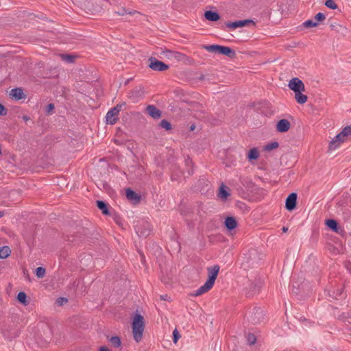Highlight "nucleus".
<instances>
[{"instance_id": "f257e3e1", "label": "nucleus", "mask_w": 351, "mask_h": 351, "mask_svg": "<svg viewBox=\"0 0 351 351\" xmlns=\"http://www.w3.org/2000/svg\"><path fill=\"white\" fill-rule=\"evenodd\" d=\"M145 326L143 316L139 313H136L132 322V329L134 339L136 342H139L142 339Z\"/></svg>"}, {"instance_id": "f03ea898", "label": "nucleus", "mask_w": 351, "mask_h": 351, "mask_svg": "<svg viewBox=\"0 0 351 351\" xmlns=\"http://www.w3.org/2000/svg\"><path fill=\"white\" fill-rule=\"evenodd\" d=\"M203 48L208 52L224 55L230 58H234L236 56L235 51L228 47L219 45H203Z\"/></svg>"}, {"instance_id": "7ed1b4c3", "label": "nucleus", "mask_w": 351, "mask_h": 351, "mask_svg": "<svg viewBox=\"0 0 351 351\" xmlns=\"http://www.w3.org/2000/svg\"><path fill=\"white\" fill-rule=\"evenodd\" d=\"M247 319L253 324L260 323L263 319V310L259 307H254L247 315Z\"/></svg>"}, {"instance_id": "20e7f679", "label": "nucleus", "mask_w": 351, "mask_h": 351, "mask_svg": "<svg viewBox=\"0 0 351 351\" xmlns=\"http://www.w3.org/2000/svg\"><path fill=\"white\" fill-rule=\"evenodd\" d=\"M148 61L149 62V67L154 71H164L169 68L168 64L154 57L149 58Z\"/></svg>"}, {"instance_id": "39448f33", "label": "nucleus", "mask_w": 351, "mask_h": 351, "mask_svg": "<svg viewBox=\"0 0 351 351\" xmlns=\"http://www.w3.org/2000/svg\"><path fill=\"white\" fill-rule=\"evenodd\" d=\"M289 88L292 90L294 93L296 92H304L305 86L301 80L298 77L292 78L288 84Z\"/></svg>"}, {"instance_id": "423d86ee", "label": "nucleus", "mask_w": 351, "mask_h": 351, "mask_svg": "<svg viewBox=\"0 0 351 351\" xmlns=\"http://www.w3.org/2000/svg\"><path fill=\"white\" fill-rule=\"evenodd\" d=\"M298 195L296 193H290L285 201V208L289 211H292L296 208Z\"/></svg>"}, {"instance_id": "0eeeda50", "label": "nucleus", "mask_w": 351, "mask_h": 351, "mask_svg": "<svg viewBox=\"0 0 351 351\" xmlns=\"http://www.w3.org/2000/svg\"><path fill=\"white\" fill-rule=\"evenodd\" d=\"M219 271V266L216 265L211 267H208V279L206 282L211 285L212 286L214 285L215 280L217 277V275Z\"/></svg>"}, {"instance_id": "6e6552de", "label": "nucleus", "mask_w": 351, "mask_h": 351, "mask_svg": "<svg viewBox=\"0 0 351 351\" xmlns=\"http://www.w3.org/2000/svg\"><path fill=\"white\" fill-rule=\"evenodd\" d=\"M119 110L117 108H111L106 114V123L110 125H114L118 120Z\"/></svg>"}, {"instance_id": "1a4fd4ad", "label": "nucleus", "mask_w": 351, "mask_h": 351, "mask_svg": "<svg viewBox=\"0 0 351 351\" xmlns=\"http://www.w3.org/2000/svg\"><path fill=\"white\" fill-rule=\"evenodd\" d=\"M251 23L254 24L253 21H252L250 19H245V20L236 21L234 22H228L226 23V25L230 29H235L239 27L247 26Z\"/></svg>"}, {"instance_id": "9d476101", "label": "nucleus", "mask_w": 351, "mask_h": 351, "mask_svg": "<svg viewBox=\"0 0 351 351\" xmlns=\"http://www.w3.org/2000/svg\"><path fill=\"white\" fill-rule=\"evenodd\" d=\"M347 141L344 136L342 135V132H339L329 143V150H335L339 147L340 144Z\"/></svg>"}, {"instance_id": "9b49d317", "label": "nucleus", "mask_w": 351, "mask_h": 351, "mask_svg": "<svg viewBox=\"0 0 351 351\" xmlns=\"http://www.w3.org/2000/svg\"><path fill=\"white\" fill-rule=\"evenodd\" d=\"M291 127L290 122L285 119H280L276 123V130L280 133L287 132Z\"/></svg>"}, {"instance_id": "f8f14e48", "label": "nucleus", "mask_w": 351, "mask_h": 351, "mask_svg": "<svg viewBox=\"0 0 351 351\" xmlns=\"http://www.w3.org/2000/svg\"><path fill=\"white\" fill-rule=\"evenodd\" d=\"M146 112L154 119H159L162 112L154 105H148L146 108Z\"/></svg>"}, {"instance_id": "ddd939ff", "label": "nucleus", "mask_w": 351, "mask_h": 351, "mask_svg": "<svg viewBox=\"0 0 351 351\" xmlns=\"http://www.w3.org/2000/svg\"><path fill=\"white\" fill-rule=\"evenodd\" d=\"M224 226L228 230L232 231L237 227L238 223L235 217L228 216L225 219Z\"/></svg>"}, {"instance_id": "4468645a", "label": "nucleus", "mask_w": 351, "mask_h": 351, "mask_svg": "<svg viewBox=\"0 0 351 351\" xmlns=\"http://www.w3.org/2000/svg\"><path fill=\"white\" fill-rule=\"evenodd\" d=\"M326 225L328 228L336 233H340L342 231V229L339 226L338 222L333 219L326 220Z\"/></svg>"}, {"instance_id": "2eb2a0df", "label": "nucleus", "mask_w": 351, "mask_h": 351, "mask_svg": "<svg viewBox=\"0 0 351 351\" xmlns=\"http://www.w3.org/2000/svg\"><path fill=\"white\" fill-rule=\"evenodd\" d=\"M204 17L206 20L212 22L217 21L220 19V15L217 12L207 10L204 12Z\"/></svg>"}, {"instance_id": "dca6fc26", "label": "nucleus", "mask_w": 351, "mask_h": 351, "mask_svg": "<svg viewBox=\"0 0 351 351\" xmlns=\"http://www.w3.org/2000/svg\"><path fill=\"white\" fill-rule=\"evenodd\" d=\"M10 95L12 99H14L15 100L17 101L23 98H25L23 90L21 88H15L12 89Z\"/></svg>"}, {"instance_id": "f3484780", "label": "nucleus", "mask_w": 351, "mask_h": 351, "mask_svg": "<svg viewBox=\"0 0 351 351\" xmlns=\"http://www.w3.org/2000/svg\"><path fill=\"white\" fill-rule=\"evenodd\" d=\"M125 195L128 199L133 201L134 203L140 201L141 197L134 191L127 189L125 191Z\"/></svg>"}, {"instance_id": "a211bd4d", "label": "nucleus", "mask_w": 351, "mask_h": 351, "mask_svg": "<svg viewBox=\"0 0 351 351\" xmlns=\"http://www.w3.org/2000/svg\"><path fill=\"white\" fill-rule=\"evenodd\" d=\"M228 190L229 189L222 184L219 189L218 197L222 200H226L230 196Z\"/></svg>"}, {"instance_id": "6ab92c4d", "label": "nucleus", "mask_w": 351, "mask_h": 351, "mask_svg": "<svg viewBox=\"0 0 351 351\" xmlns=\"http://www.w3.org/2000/svg\"><path fill=\"white\" fill-rule=\"evenodd\" d=\"M97 208L101 211L105 215H110L109 205L106 202L102 200H97L96 202Z\"/></svg>"}, {"instance_id": "aec40b11", "label": "nucleus", "mask_w": 351, "mask_h": 351, "mask_svg": "<svg viewBox=\"0 0 351 351\" xmlns=\"http://www.w3.org/2000/svg\"><path fill=\"white\" fill-rule=\"evenodd\" d=\"M330 27L332 30H334L342 35H346L348 32V29L346 27L342 26L339 23H332L330 24Z\"/></svg>"}, {"instance_id": "412c9836", "label": "nucleus", "mask_w": 351, "mask_h": 351, "mask_svg": "<svg viewBox=\"0 0 351 351\" xmlns=\"http://www.w3.org/2000/svg\"><path fill=\"white\" fill-rule=\"evenodd\" d=\"M213 286L206 282L204 285L200 287L198 289H197L195 293L193 294L194 296L201 295L206 292H208Z\"/></svg>"}, {"instance_id": "4be33fe9", "label": "nucleus", "mask_w": 351, "mask_h": 351, "mask_svg": "<svg viewBox=\"0 0 351 351\" xmlns=\"http://www.w3.org/2000/svg\"><path fill=\"white\" fill-rule=\"evenodd\" d=\"M258 256H259L258 254V252L256 250L250 251L249 253L248 263H250L252 265V267H254L255 264L258 263V261H256L257 258L258 260H260Z\"/></svg>"}, {"instance_id": "5701e85b", "label": "nucleus", "mask_w": 351, "mask_h": 351, "mask_svg": "<svg viewBox=\"0 0 351 351\" xmlns=\"http://www.w3.org/2000/svg\"><path fill=\"white\" fill-rule=\"evenodd\" d=\"M295 99L300 104H304L306 102L308 97L306 95L302 94V92L295 93Z\"/></svg>"}, {"instance_id": "b1692460", "label": "nucleus", "mask_w": 351, "mask_h": 351, "mask_svg": "<svg viewBox=\"0 0 351 351\" xmlns=\"http://www.w3.org/2000/svg\"><path fill=\"white\" fill-rule=\"evenodd\" d=\"M259 156V152L257 148L254 147L250 150L247 154L249 160H256Z\"/></svg>"}, {"instance_id": "393cba45", "label": "nucleus", "mask_w": 351, "mask_h": 351, "mask_svg": "<svg viewBox=\"0 0 351 351\" xmlns=\"http://www.w3.org/2000/svg\"><path fill=\"white\" fill-rule=\"evenodd\" d=\"M109 342L110 343L112 346L116 348H119L121 345V339L118 336H113L111 338H110Z\"/></svg>"}, {"instance_id": "a878e982", "label": "nucleus", "mask_w": 351, "mask_h": 351, "mask_svg": "<svg viewBox=\"0 0 351 351\" xmlns=\"http://www.w3.org/2000/svg\"><path fill=\"white\" fill-rule=\"evenodd\" d=\"M17 300L24 304V305H27L29 304V302L27 299V295L25 292L23 291H21L18 293L17 295Z\"/></svg>"}, {"instance_id": "bb28decb", "label": "nucleus", "mask_w": 351, "mask_h": 351, "mask_svg": "<svg viewBox=\"0 0 351 351\" xmlns=\"http://www.w3.org/2000/svg\"><path fill=\"white\" fill-rule=\"evenodd\" d=\"M11 250L8 246H3L0 247V258H6L10 256Z\"/></svg>"}, {"instance_id": "cd10ccee", "label": "nucleus", "mask_w": 351, "mask_h": 351, "mask_svg": "<svg viewBox=\"0 0 351 351\" xmlns=\"http://www.w3.org/2000/svg\"><path fill=\"white\" fill-rule=\"evenodd\" d=\"M342 135L344 136L346 140H351V125L345 127L342 130Z\"/></svg>"}, {"instance_id": "c85d7f7f", "label": "nucleus", "mask_w": 351, "mask_h": 351, "mask_svg": "<svg viewBox=\"0 0 351 351\" xmlns=\"http://www.w3.org/2000/svg\"><path fill=\"white\" fill-rule=\"evenodd\" d=\"M159 126L162 128H164L167 131H169L172 128L171 123L166 119H162L159 123Z\"/></svg>"}, {"instance_id": "c756f323", "label": "nucleus", "mask_w": 351, "mask_h": 351, "mask_svg": "<svg viewBox=\"0 0 351 351\" xmlns=\"http://www.w3.org/2000/svg\"><path fill=\"white\" fill-rule=\"evenodd\" d=\"M279 147V143L278 142H271L270 143L267 144L264 147V150L269 152L274 149H276Z\"/></svg>"}, {"instance_id": "7c9ffc66", "label": "nucleus", "mask_w": 351, "mask_h": 351, "mask_svg": "<svg viewBox=\"0 0 351 351\" xmlns=\"http://www.w3.org/2000/svg\"><path fill=\"white\" fill-rule=\"evenodd\" d=\"M45 272H46V270L44 267H38L36 269V271H35V274H36V276L38 278H42L45 276Z\"/></svg>"}, {"instance_id": "2f4dec72", "label": "nucleus", "mask_w": 351, "mask_h": 351, "mask_svg": "<svg viewBox=\"0 0 351 351\" xmlns=\"http://www.w3.org/2000/svg\"><path fill=\"white\" fill-rule=\"evenodd\" d=\"M247 343L250 346L255 344L256 342V337L252 333H248L246 336Z\"/></svg>"}, {"instance_id": "473e14b6", "label": "nucleus", "mask_w": 351, "mask_h": 351, "mask_svg": "<svg viewBox=\"0 0 351 351\" xmlns=\"http://www.w3.org/2000/svg\"><path fill=\"white\" fill-rule=\"evenodd\" d=\"M304 287V283L301 284V287H300V285L297 284V282L293 283V289H292L293 293L295 295H298L300 293V289H303Z\"/></svg>"}, {"instance_id": "72a5a7b5", "label": "nucleus", "mask_w": 351, "mask_h": 351, "mask_svg": "<svg viewBox=\"0 0 351 351\" xmlns=\"http://www.w3.org/2000/svg\"><path fill=\"white\" fill-rule=\"evenodd\" d=\"M325 5L332 10H335L338 8L337 5L333 0H326L325 1Z\"/></svg>"}, {"instance_id": "f704fd0d", "label": "nucleus", "mask_w": 351, "mask_h": 351, "mask_svg": "<svg viewBox=\"0 0 351 351\" xmlns=\"http://www.w3.org/2000/svg\"><path fill=\"white\" fill-rule=\"evenodd\" d=\"M303 25L306 28L314 27H317L318 25V23L313 21V20L311 19V20L306 21L303 23Z\"/></svg>"}, {"instance_id": "c9c22d12", "label": "nucleus", "mask_w": 351, "mask_h": 351, "mask_svg": "<svg viewBox=\"0 0 351 351\" xmlns=\"http://www.w3.org/2000/svg\"><path fill=\"white\" fill-rule=\"evenodd\" d=\"M140 95H141V91H140V90H138V89L132 90L129 93L130 98L137 97H139Z\"/></svg>"}, {"instance_id": "e433bc0d", "label": "nucleus", "mask_w": 351, "mask_h": 351, "mask_svg": "<svg viewBox=\"0 0 351 351\" xmlns=\"http://www.w3.org/2000/svg\"><path fill=\"white\" fill-rule=\"evenodd\" d=\"M180 338V335L178 330L176 328L173 331V341L174 343H176L178 339Z\"/></svg>"}, {"instance_id": "4c0bfd02", "label": "nucleus", "mask_w": 351, "mask_h": 351, "mask_svg": "<svg viewBox=\"0 0 351 351\" xmlns=\"http://www.w3.org/2000/svg\"><path fill=\"white\" fill-rule=\"evenodd\" d=\"M67 302H68L67 298H64V297H60L56 300V304L58 306H62V305L65 304L66 303H67Z\"/></svg>"}, {"instance_id": "58836bf2", "label": "nucleus", "mask_w": 351, "mask_h": 351, "mask_svg": "<svg viewBox=\"0 0 351 351\" xmlns=\"http://www.w3.org/2000/svg\"><path fill=\"white\" fill-rule=\"evenodd\" d=\"M325 19V15L322 12H319L315 16V20L316 21L315 22H321L324 21Z\"/></svg>"}, {"instance_id": "ea45409f", "label": "nucleus", "mask_w": 351, "mask_h": 351, "mask_svg": "<svg viewBox=\"0 0 351 351\" xmlns=\"http://www.w3.org/2000/svg\"><path fill=\"white\" fill-rule=\"evenodd\" d=\"M184 55L176 51V56H174V59L177 61H183L184 60Z\"/></svg>"}, {"instance_id": "a19ab883", "label": "nucleus", "mask_w": 351, "mask_h": 351, "mask_svg": "<svg viewBox=\"0 0 351 351\" xmlns=\"http://www.w3.org/2000/svg\"><path fill=\"white\" fill-rule=\"evenodd\" d=\"M164 53L166 54V57L169 59H174V56H176V51L167 50Z\"/></svg>"}, {"instance_id": "79ce46f5", "label": "nucleus", "mask_w": 351, "mask_h": 351, "mask_svg": "<svg viewBox=\"0 0 351 351\" xmlns=\"http://www.w3.org/2000/svg\"><path fill=\"white\" fill-rule=\"evenodd\" d=\"M8 110L5 107L0 104V116L6 115Z\"/></svg>"}, {"instance_id": "37998d69", "label": "nucleus", "mask_w": 351, "mask_h": 351, "mask_svg": "<svg viewBox=\"0 0 351 351\" xmlns=\"http://www.w3.org/2000/svg\"><path fill=\"white\" fill-rule=\"evenodd\" d=\"M54 109V104H49L47 106V108H46V112L47 114H50L51 112Z\"/></svg>"}, {"instance_id": "c03bdc74", "label": "nucleus", "mask_w": 351, "mask_h": 351, "mask_svg": "<svg viewBox=\"0 0 351 351\" xmlns=\"http://www.w3.org/2000/svg\"><path fill=\"white\" fill-rule=\"evenodd\" d=\"M260 287H261L259 285H258L257 284H254V285L252 284V287L250 289H252V292L256 293L260 290Z\"/></svg>"}, {"instance_id": "a18cd8bd", "label": "nucleus", "mask_w": 351, "mask_h": 351, "mask_svg": "<svg viewBox=\"0 0 351 351\" xmlns=\"http://www.w3.org/2000/svg\"><path fill=\"white\" fill-rule=\"evenodd\" d=\"M116 13L119 16H123L125 14H127L128 12L124 8H121L118 11H117Z\"/></svg>"}, {"instance_id": "49530a36", "label": "nucleus", "mask_w": 351, "mask_h": 351, "mask_svg": "<svg viewBox=\"0 0 351 351\" xmlns=\"http://www.w3.org/2000/svg\"><path fill=\"white\" fill-rule=\"evenodd\" d=\"M64 60H66L69 62H73L74 60V57L71 55H65Z\"/></svg>"}, {"instance_id": "de8ad7c7", "label": "nucleus", "mask_w": 351, "mask_h": 351, "mask_svg": "<svg viewBox=\"0 0 351 351\" xmlns=\"http://www.w3.org/2000/svg\"><path fill=\"white\" fill-rule=\"evenodd\" d=\"M125 106H126L125 102H123L121 104H117L114 108H117V110H119V112L121 110H123V108H125Z\"/></svg>"}, {"instance_id": "09e8293b", "label": "nucleus", "mask_w": 351, "mask_h": 351, "mask_svg": "<svg viewBox=\"0 0 351 351\" xmlns=\"http://www.w3.org/2000/svg\"><path fill=\"white\" fill-rule=\"evenodd\" d=\"M185 164L188 167H189L192 164V161L189 157L185 159Z\"/></svg>"}, {"instance_id": "8fccbe9b", "label": "nucleus", "mask_w": 351, "mask_h": 351, "mask_svg": "<svg viewBox=\"0 0 351 351\" xmlns=\"http://www.w3.org/2000/svg\"><path fill=\"white\" fill-rule=\"evenodd\" d=\"M168 298H169V296L167 294L166 295H160V299L162 300H167L168 299Z\"/></svg>"}, {"instance_id": "3c124183", "label": "nucleus", "mask_w": 351, "mask_h": 351, "mask_svg": "<svg viewBox=\"0 0 351 351\" xmlns=\"http://www.w3.org/2000/svg\"><path fill=\"white\" fill-rule=\"evenodd\" d=\"M99 351H110V350L106 346H101L99 348Z\"/></svg>"}, {"instance_id": "603ef678", "label": "nucleus", "mask_w": 351, "mask_h": 351, "mask_svg": "<svg viewBox=\"0 0 351 351\" xmlns=\"http://www.w3.org/2000/svg\"><path fill=\"white\" fill-rule=\"evenodd\" d=\"M23 119L25 120V121H28L29 119V117H27V115H23Z\"/></svg>"}, {"instance_id": "864d4df0", "label": "nucleus", "mask_w": 351, "mask_h": 351, "mask_svg": "<svg viewBox=\"0 0 351 351\" xmlns=\"http://www.w3.org/2000/svg\"><path fill=\"white\" fill-rule=\"evenodd\" d=\"M193 173V169H189V170H188V175H189V176H191V175H192Z\"/></svg>"}, {"instance_id": "5fc2aeb1", "label": "nucleus", "mask_w": 351, "mask_h": 351, "mask_svg": "<svg viewBox=\"0 0 351 351\" xmlns=\"http://www.w3.org/2000/svg\"><path fill=\"white\" fill-rule=\"evenodd\" d=\"M282 230L283 232H287L288 231V228L284 226V227H282Z\"/></svg>"}, {"instance_id": "6e6d98bb", "label": "nucleus", "mask_w": 351, "mask_h": 351, "mask_svg": "<svg viewBox=\"0 0 351 351\" xmlns=\"http://www.w3.org/2000/svg\"><path fill=\"white\" fill-rule=\"evenodd\" d=\"M204 75H201L199 77H198V80H203L204 79Z\"/></svg>"}, {"instance_id": "4d7b16f0", "label": "nucleus", "mask_w": 351, "mask_h": 351, "mask_svg": "<svg viewBox=\"0 0 351 351\" xmlns=\"http://www.w3.org/2000/svg\"><path fill=\"white\" fill-rule=\"evenodd\" d=\"M4 214H5L4 211H0V217H3Z\"/></svg>"}, {"instance_id": "13d9d810", "label": "nucleus", "mask_w": 351, "mask_h": 351, "mask_svg": "<svg viewBox=\"0 0 351 351\" xmlns=\"http://www.w3.org/2000/svg\"><path fill=\"white\" fill-rule=\"evenodd\" d=\"M141 235L144 236V237H147L148 235V234H146L145 232H141Z\"/></svg>"}, {"instance_id": "bf43d9fd", "label": "nucleus", "mask_w": 351, "mask_h": 351, "mask_svg": "<svg viewBox=\"0 0 351 351\" xmlns=\"http://www.w3.org/2000/svg\"><path fill=\"white\" fill-rule=\"evenodd\" d=\"M337 291H338L337 293V295H341L342 294L341 291L338 290Z\"/></svg>"}, {"instance_id": "052dcab7", "label": "nucleus", "mask_w": 351, "mask_h": 351, "mask_svg": "<svg viewBox=\"0 0 351 351\" xmlns=\"http://www.w3.org/2000/svg\"><path fill=\"white\" fill-rule=\"evenodd\" d=\"M190 129L191 130H193L195 129V125H191Z\"/></svg>"}, {"instance_id": "680f3d73", "label": "nucleus", "mask_w": 351, "mask_h": 351, "mask_svg": "<svg viewBox=\"0 0 351 351\" xmlns=\"http://www.w3.org/2000/svg\"><path fill=\"white\" fill-rule=\"evenodd\" d=\"M107 186H108V184H104V188H106Z\"/></svg>"}]
</instances>
